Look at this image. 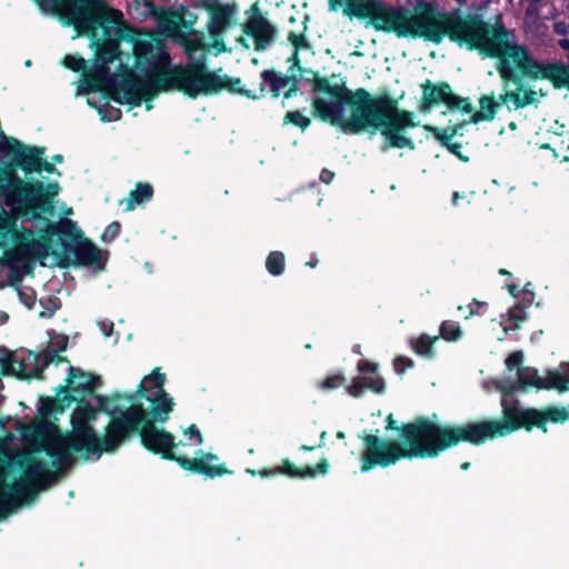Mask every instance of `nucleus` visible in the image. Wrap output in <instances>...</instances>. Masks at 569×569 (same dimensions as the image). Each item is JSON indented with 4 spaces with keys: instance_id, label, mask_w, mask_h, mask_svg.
I'll list each match as a JSON object with an SVG mask.
<instances>
[{
    "instance_id": "obj_39",
    "label": "nucleus",
    "mask_w": 569,
    "mask_h": 569,
    "mask_svg": "<svg viewBox=\"0 0 569 569\" xmlns=\"http://www.w3.org/2000/svg\"><path fill=\"white\" fill-rule=\"evenodd\" d=\"M553 30L557 34L565 36L568 33V26L565 22L559 21L553 24Z\"/></svg>"
},
{
    "instance_id": "obj_33",
    "label": "nucleus",
    "mask_w": 569,
    "mask_h": 569,
    "mask_svg": "<svg viewBox=\"0 0 569 569\" xmlns=\"http://www.w3.org/2000/svg\"><path fill=\"white\" fill-rule=\"evenodd\" d=\"M327 469H328V463L326 461H321L318 466H317V469H313V468H310L308 467L306 469L305 472L300 473L301 476H308V477H313L316 475L317 471L321 472V473H326L327 472ZM289 473L291 476H297L299 475L297 471H289Z\"/></svg>"
},
{
    "instance_id": "obj_17",
    "label": "nucleus",
    "mask_w": 569,
    "mask_h": 569,
    "mask_svg": "<svg viewBox=\"0 0 569 569\" xmlns=\"http://www.w3.org/2000/svg\"><path fill=\"white\" fill-rule=\"evenodd\" d=\"M262 77V86H268L274 98H277L281 92H283L284 98H289L292 92L296 91L297 79L293 70H291V74L289 76L273 71H264Z\"/></svg>"
},
{
    "instance_id": "obj_57",
    "label": "nucleus",
    "mask_w": 569,
    "mask_h": 569,
    "mask_svg": "<svg viewBox=\"0 0 569 569\" xmlns=\"http://www.w3.org/2000/svg\"><path fill=\"white\" fill-rule=\"evenodd\" d=\"M509 126H510L511 129L516 128V124L513 122H511Z\"/></svg>"
},
{
    "instance_id": "obj_45",
    "label": "nucleus",
    "mask_w": 569,
    "mask_h": 569,
    "mask_svg": "<svg viewBox=\"0 0 569 569\" xmlns=\"http://www.w3.org/2000/svg\"><path fill=\"white\" fill-rule=\"evenodd\" d=\"M565 371L566 377L569 379V363L561 365L556 371Z\"/></svg>"
},
{
    "instance_id": "obj_42",
    "label": "nucleus",
    "mask_w": 569,
    "mask_h": 569,
    "mask_svg": "<svg viewBox=\"0 0 569 569\" xmlns=\"http://www.w3.org/2000/svg\"><path fill=\"white\" fill-rule=\"evenodd\" d=\"M113 323L111 322H102L101 330L103 331L106 337H109L112 332Z\"/></svg>"
},
{
    "instance_id": "obj_21",
    "label": "nucleus",
    "mask_w": 569,
    "mask_h": 569,
    "mask_svg": "<svg viewBox=\"0 0 569 569\" xmlns=\"http://www.w3.org/2000/svg\"><path fill=\"white\" fill-rule=\"evenodd\" d=\"M94 377L86 375L70 367L69 383L74 390L91 391L94 387Z\"/></svg>"
},
{
    "instance_id": "obj_19",
    "label": "nucleus",
    "mask_w": 569,
    "mask_h": 569,
    "mask_svg": "<svg viewBox=\"0 0 569 569\" xmlns=\"http://www.w3.org/2000/svg\"><path fill=\"white\" fill-rule=\"evenodd\" d=\"M73 251L81 264L97 268H101L103 264L100 249L87 239L76 243Z\"/></svg>"
},
{
    "instance_id": "obj_29",
    "label": "nucleus",
    "mask_w": 569,
    "mask_h": 569,
    "mask_svg": "<svg viewBox=\"0 0 569 569\" xmlns=\"http://www.w3.org/2000/svg\"><path fill=\"white\" fill-rule=\"evenodd\" d=\"M64 66L73 71H86L87 61L77 56H67L63 60Z\"/></svg>"
},
{
    "instance_id": "obj_13",
    "label": "nucleus",
    "mask_w": 569,
    "mask_h": 569,
    "mask_svg": "<svg viewBox=\"0 0 569 569\" xmlns=\"http://www.w3.org/2000/svg\"><path fill=\"white\" fill-rule=\"evenodd\" d=\"M278 29L266 17H263L258 6L251 4V40L256 51H264L276 41Z\"/></svg>"
},
{
    "instance_id": "obj_30",
    "label": "nucleus",
    "mask_w": 569,
    "mask_h": 569,
    "mask_svg": "<svg viewBox=\"0 0 569 569\" xmlns=\"http://www.w3.org/2000/svg\"><path fill=\"white\" fill-rule=\"evenodd\" d=\"M452 138V134H447L446 132L438 137V139L440 140V142L446 146L450 152H452L453 154L458 156L460 159L467 161L468 158L467 157H462L461 153H460V149H461V144L459 143H451L450 140Z\"/></svg>"
},
{
    "instance_id": "obj_43",
    "label": "nucleus",
    "mask_w": 569,
    "mask_h": 569,
    "mask_svg": "<svg viewBox=\"0 0 569 569\" xmlns=\"http://www.w3.org/2000/svg\"><path fill=\"white\" fill-rule=\"evenodd\" d=\"M13 174H10L8 178L0 179V190L9 192L11 187L7 186L8 181Z\"/></svg>"
},
{
    "instance_id": "obj_23",
    "label": "nucleus",
    "mask_w": 569,
    "mask_h": 569,
    "mask_svg": "<svg viewBox=\"0 0 569 569\" xmlns=\"http://www.w3.org/2000/svg\"><path fill=\"white\" fill-rule=\"evenodd\" d=\"M152 197V187L148 183H139L137 188L130 192L127 199V210H132L136 204H140L150 200Z\"/></svg>"
},
{
    "instance_id": "obj_36",
    "label": "nucleus",
    "mask_w": 569,
    "mask_h": 569,
    "mask_svg": "<svg viewBox=\"0 0 569 569\" xmlns=\"http://www.w3.org/2000/svg\"><path fill=\"white\" fill-rule=\"evenodd\" d=\"M413 362L407 357H398L393 361L395 370L399 373L403 372L406 368H411Z\"/></svg>"
},
{
    "instance_id": "obj_49",
    "label": "nucleus",
    "mask_w": 569,
    "mask_h": 569,
    "mask_svg": "<svg viewBox=\"0 0 569 569\" xmlns=\"http://www.w3.org/2000/svg\"><path fill=\"white\" fill-rule=\"evenodd\" d=\"M53 160L56 162H61L62 161V156L61 154H57V156L53 157Z\"/></svg>"
},
{
    "instance_id": "obj_54",
    "label": "nucleus",
    "mask_w": 569,
    "mask_h": 569,
    "mask_svg": "<svg viewBox=\"0 0 569 569\" xmlns=\"http://www.w3.org/2000/svg\"><path fill=\"white\" fill-rule=\"evenodd\" d=\"M248 29H249V26L244 24V27H243L244 32H248Z\"/></svg>"
},
{
    "instance_id": "obj_12",
    "label": "nucleus",
    "mask_w": 569,
    "mask_h": 569,
    "mask_svg": "<svg viewBox=\"0 0 569 569\" xmlns=\"http://www.w3.org/2000/svg\"><path fill=\"white\" fill-rule=\"evenodd\" d=\"M422 87V110L426 111L433 106L445 103L450 110H460L463 113H471L472 106L468 99H462L452 93L447 83L432 84L429 80Z\"/></svg>"
},
{
    "instance_id": "obj_38",
    "label": "nucleus",
    "mask_w": 569,
    "mask_h": 569,
    "mask_svg": "<svg viewBox=\"0 0 569 569\" xmlns=\"http://www.w3.org/2000/svg\"><path fill=\"white\" fill-rule=\"evenodd\" d=\"M184 435H190V439L194 438L196 445H201L203 441V438L201 433L199 432L198 428L194 425H191L184 432Z\"/></svg>"
},
{
    "instance_id": "obj_55",
    "label": "nucleus",
    "mask_w": 569,
    "mask_h": 569,
    "mask_svg": "<svg viewBox=\"0 0 569 569\" xmlns=\"http://www.w3.org/2000/svg\"><path fill=\"white\" fill-rule=\"evenodd\" d=\"M338 437L343 438L345 437L343 432H338Z\"/></svg>"
},
{
    "instance_id": "obj_7",
    "label": "nucleus",
    "mask_w": 569,
    "mask_h": 569,
    "mask_svg": "<svg viewBox=\"0 0 569 569\" xmlns=\"http://www.w3.org/2000/svg\"><path fill=\"white\" fill-rule=\"evenodd\" d=\"M446 18H453L458 20L461 28H440V41L447 36L451 41L457 42L461 47H466L469 50H477L483 58H493V56H486L476 47V43H481L486 39H490V37L487 36L482 38L481 33L483 32H478L477 30L480 28L479 26H499L505 30H508L500 18H498L493 23L485 21L478 16H467L463 18L458 13H448ZM495 59L496 70L505 82V91L500 94V99L509 109L519 110L529 106H537L541 99L547 96V92L542 88L530 82V80H539L540 78H532L521 71H515L512 77L503 78L501 72L498 70L499 58L495 57Z\"/></svg>"
},
{
    "instance_id": "obj_25",
    "label": "nucleus",
    "mask_w": 569,
    "mask_h": 569,
    "mask_svg": "<svg viewBox=\"0 0 569 569\" xmlns=\"http://www.w3.org/2000/svg\"><path fill=\"white\" fill-rule=\"evenodd\" d=\"M440 332L442 338L448 341H456L461 337L460 327L452 321H443L440 327Z\"/></svg>"
},
{
    "instance_id": "obj_52",
    "label": "nucleus",
    "mask_w": 569,
    "mask_h": 569,
    "mask_svg": "<svg viewBox=\"0 0 569 569\" xmlns=\"http://www.w3.org/2000/svg\"><path fill=\"white\" fill-rule=\"evenodd\" d=\"M515 289H516V287H515V286H510V287H509V290H510L511 295H513V296H515Z\"/></svg>"
},
{
    "instance_id": "obj_32",
    "label": "nucleus",
    "mask_w": 569,
    "mask_h": 569,
    "mask_svg": "<svg viewBox=\"0 0 569 569\" xmlns=\"http://www.w3.org/2000/svg\"><path fill=\"white\" fill-rule=\"evenodd\" d=\"M343 380L345 379L342 376L336 375L322 380L321 382L318 383V386L323 390H331L341 386Z\"/></svg>"
},
{
    "instance_id": "obj_1",
    "label": "nucleus",
    "mask_w": 569,
    "mask_h": 569,
    "mask_svg": "<svg viewBox=\"0 0 569 569\" xmlns=\"http://www.w3.org/2000/svg\"><path fill=\"white\" fill-rule=\"evenodd\" d=\"M502 420H489L465 426H439L426 419L405 425L401 429V442L382 441L377 436L365 437L366 449L362 455L361 471L367 472L375 466L387 467L401 458L436 457L460 441L475 445L487 439L503 437L520 427L530 429L532 426L546 431L547 420L562 422L569 415L565 408L549 407L545 411L521 409L508 403L507 397L501 401Z\"/></svg>"
},
{
    "instance_id": "obj_8",
    "label": "nucleus",
    "mask_w": 569,
    "mask_h": 569,
    "mask_svg": "<svg viewBox=\"0 0 569 569\" xmlns=\"http://www.w3.org/2000/svg\"><path fill=\"white\" fill-rule=\"evenodd\" d=\"M52 432L27 458L24 476L8 483L6 469L0 466V519L7 517L33 492V485L52 477Z\"/></svg>"
},
{
    "instance_id": "obj_20",
    "label": "nucleus",
    "mask_w": 569,
    "mask_h": 569,
    "mask_svg": "<svg viewBox=\"0 0 569 569\" xmlns=\"http://www.w3.org/2000/svg\"><path fill=\"white\" fill-rule=\"evenodd\" d=\"M505 106V102L500 99H496L495 94L482 96L479 99L480 109L472 113L471 119L473 122L490 121L496 117L498 109Z\"/></svg>"
},
{
    "instance_id": "obj_24",
    "label": "nucleus",
    "mask_w": 569,
    "mask_h": 569,
    "mask_svg": "<svg viewBox=\"0 0 569 569\" xmlns=\"http://www.w3.org/2000/svg\"><path fill=\"white\" fill-rule=\"evenodd\" d=\"M267 270L273 276H280L284 269V256L280 251H272L266 261Z\"/></svg>"
},
{
    "instance_id": "obj_28",
    "label": "nucleus",
    "mask_w": 569,
    "mask_h": 569,
    "mask_svg": "<svg viewBox=\"0 0 569 569\" xmlns=\"http://www.w3.org/2000/svg\"><path fill=\"white\" fill-rule=\"evenodd\" d=\"M523 361V353L521 351H515L512 352L507 359H506V366L509 372L516 371V375L518 373L519 369H522L521 366Z\"/></svg>"
},
{
    "instance_id": "obj_27",
    "label": "nucleus",
    "mask_w": 569,
    "mask_h": 569,
    "mask_svg": "<svg viewBox=\"0 0 569 569\" xmlns=\"http://www.w3.org/2000/svg\"><path fill=\"white\" fill-rule=\"evenodd\" d=\"M284 121L293 123L301 129H306L310 124V119L299 111H288L284 116Z\"/></svg>"
},
{
    "instance_id": "obj_56",
    "label": "nucleus",
    "mask_w": 569,
    "mask_h": 569,
    "mask_svg": "<svg viewBox=\"0 0 569 569\" xmlns=\"http://www.w3.org/2000/svg\"><path fill=\"white\" fill-rule=\"evenodd\" d=\"M42 413H43V415H48V413H49V410H44V408H42Z\"/></svg>"
},
{
    "instance_id": "obj_4",
    "label": "nucleus",
    "mask_w": 569,
    "mask_h": 569,
    "mask_svg": "<svg viewBox=\"0 0 569 569\" xmlns=\"http://www.w3.org/2000/svg\"><path fill=\"white\" fill-rule=\"evenodd\" d=\"M41 10L57 13L73 24L79 33L96 36L103 28L106 42L89 76L101 83L109 80V63L119 56V41L127 36V26L121 11L109 8L104 0H34Z\"/></svg>"
},
{
    "instance_id": "obj_53",
    "label": "nucleus",
    "mask_w": 569,
    "mask_h": 569,
    "mask_svg": "<svg viewBox=\"0 0 569 569\" xmlns=\"http://www.w3.org/2000/svg\"><path fill=\"white\" fill-rule=\"evenodd\" d=\"M469 308H470V311H469V315L466 318H469L470 316L473 315V309L471 307H469Z\"/></svg>"
},
{
    "instance_id": "obj_2",
    "label": "nucleus",
    "mask_w": 569,
    "mask_h": 569,
    "mask_svg": "<svg viewBox=\"0 0 569 569\" xmlns=\"http://www.w3.org/2000/svg\"><path fill=\"white\" fill-rule=\"evenodd\" d=\"M160 30L168 37L179 40L190 58V64L170 67V57L164 50L163 40L148 36L134 42V54L140 63L147 64L146 79H131L123 83L127 88L124 100L139 106L142 99H149L160 91L176 89L190 97L219 90L224 82L214 73L208 72L203 63L204 56L196 58V52L204 47L203 38L196 31L184 32L174 19L160 22Z\"/></svg>"
},
{
    "instance_id": "obj_3",
    "label": "nucleus",
    "mask_w": 569,
    "mask_h": 569,
    "mask_svg": "<svg viewBox=\"0 0 569 569\" xmlns=\"http://www.w3.org/2000/svg\"><path fill=\"white\" fill-rule=\"evenodd\" d=\"M313 112L325 121L339 126L345 132L379 131L385 138V151L390 148L415 149L406 132L418 126L412 112L400 110L387 96L371 97L365 89L351 91L343 82L315 81Z\"/></svg>"
},
{
    "instance_id": "obj_51",
    "label": "nucleus",
    "mask_w": 569,
    "mask_h": 569,
    "mask_svg": "<svg viewBox=\"0 0 569 569\" xmlns=\"http://www.w3.org/2000/svg\"><path fill=\"white\" fill-rule=\"evenodd\" d=\"M457 200H459V194L456 192V193L453 194V199H452V201H453V203H455V204L457 203Z\"/></svg>"
},
{
    "instance_id": "obj_6",
    "label": "nucleus",
    "mask_w": 569,
    "mask_h": 569,
    "mask_svg": "<svg viewBox=\"0 0 569 569\" xmlns=\"http://www.w3.org/2000/svg\"><path fill=\"white\" fill-rule=\"evenodd\" d=\"M477 29L485 36L490 37L476 47L486 56L498 57V70L503 78H510L515 71L532 78H549L556 87H566L569 89V67L563 63L543 64L539 62L530 49L521 44L513 31L505 30L502 27H482Z\"/></svg>"
},
{
    "instance_id": "obj_41",
    "label": "nucleus",
    "mask_w": 569,
    "mask_h": 569,
    "mask_svg": "<svg viewBox=\"0 0 569 569\" xmlns=\"http://www.w3.org/2000/svg\"><path fill=\"white\" fill-rule=\"evenodd\" d=\"M42 170H43V171H47V172H49V173H53V172H56V171H57V170H56V168H54V166H53L52 163H50V162H48V161H43V160L41 159V171H42Z\"/></svg>"
},
{
    "instance_id": "obj_11",
    "label": "nucleus",
    "mask_w": 569,
    "mask_h": 569,
    "mask_svg": "<svg viewBox=\"0 0 569 569\" xmlns=\"http://www.w3.org/2000/svg\"><path fill=\"white\" fill-rule=\"evenodd\" d=\"M516 376L517 380L505 379L497 385V388L507 395L517 389H526L528 387L557 389L560 392L569 389V379L563 370L549 371L546 377L541 378L536 369L523 367L519 369Z\"/></svg>"
},
{
    "instance_id": "obj_14",
    "label": "nucleus",
    "mask_w": 569,
    "mask_h": 569,
    "mask_svg": "<svg viewBox=\"0 0 569 569\" xmlns=\"http://www.w3.org/2000/svg\"><path fill=\"white\" fill-rule=\"evenodd\" d=\"M360 376L355 378L348 387V392L353 397H360L365 389L376 393L385 391V382L377 372V366L368 361H360L358 365Z\"/></svg>"
},
{
    "instance_id": "obj_18",
    "label": "nucleus",
    "mask_w": 569,
    "mask_h": 569,
    "mask_svg": "<svg viewBox=\"0 0 569 569\" xmlns=\"http://www.w3.org/2000/svg\"><path fill=\"white\" fill-rule=\"evenodd\" d=\"M58 347L54 349L49 347L42 355L33 356L29 355V358H33L36 367L31 370L27 369L23 362L19 363V368L22 371V376L26 378L29 377H40L41 370L48 366L49 362L60 361L62 358L58 355V352L63 351L67 348V339L64 337L60 338L57 342Z\"/></svg>"
},
{
    "instance_id": "obj_50",
    "label": "nucleus",
    "mask_w": 569,
    "mask_h": 569,
    "mask_svg": "<svg viewBox=\"0 0 569 569\" xmlns=\"http://www.w3.org/2000/svg\"><path fill=\"white\" fill-rule=\"evenodd\" d=\"M469 467H470V463H469V462H463V463L461 465V469H462V470H467V469H469Z\"/></svg>"
},
{
    "instance_id": "obj_48",
    "label": "nucleus",
    "mask_w": 569,
    "mask_h": 569,
    "mask_svg": "<svg viewBox=\"0 0 569 569\" xmlns=\"http://www.w3.org/2000/svg\"><path fill=\"white\" fill-rule=\"evenodd\" d=\"M317 263H318V260L309 261V262H307V266H309V267L313 268V267H316V266H317Z\"/></svg>"
},
{
    "instance_id": "obj_10",
    "label": "nucleus",
    "mask_w": 569,
    "mask_h": 569,
    "mask_svg": "<svg viewBox=\"0 0 569 569\" xmlns=\"http://www.w3.org/2000/svg\"><path fill=\"white\" fill-rule=\"evenodd\" d=\"M7 186L11 187L6 192V202L17 212L28 210L52 213V198L58 194L60 187L58 183H49L47 187L42 182L28 183L19 177L12 176Z\"/></svg>"
},
{
    "instance_id": "obj_46",
    "label": "nucleus",
    "mask_w": 569,
    "mask_h": 569,
    "mask_svg": "<svg viewBox=\"0 0 569 569\" xmlns=\"http://www.w3.org/2000/svg\"><path fill=\"white\" fill-rule=\"evenodd\" d=\"M387 421H388L387 428L392 429L393 428V420H392V416L391 415L388 416Z\"/></svg>"
},
{
    "instance_id": "obj_22",
    "label": "nucleus",
    "mask_w": 569,
    "mask_h": 569,
    "mask_svg": "<svg viewBox=\"0 0 569 569\" xmlns=\"http://www.w3.org/2000/svg\"><path fill=\"white\" fill-rule=\"evenodd\" d=\"M438 340V337H430L427 335L420 336L418 339L410 341L412 349L416 353L431 359L435 357L433 343Z\"/></svg>"
},
{
    "instance_id": "obj_26",
    "label": "nucleus",
    "mask_w": 569,
    "mask_h": 569,
    "mask_svg": "<svg viewBox=\"0 0 569 569\" xmlns=\"http://www.w3.org/2000/svg\"><path fill=\"white\" fill-rule=\"evenodd\" d=\"M288 40L293 46V48L296 50L291 59L295 62H297V60H298L297 51L301 50V49H307L308 48L307 39H306L303 33L290 32L289 36H288Z\"/></svg>"
},
{
    "instance_id": "obj_34",
    "label": "nucleus",
    "mask_w": 569,
    "mask_h": 569,
    "mask_svg": "<svg viewBox=\"0 0 569 569\" xmlns=\"http://www.w3.org/2000/svg\"><path fill=\"white\" fill-rule=\"evenodd\" d=\"M119 231L120 224L118 222H113L106 228L101 238L104 242L112 241L119 234Z\"/></svg>"
},
{
    "instance_id": "obj_9",
    "label": "nucleus",
    "mask_w": 569,
    "mask_h": 569,
    "mask_svg": "<svg viewBox=\"0 0 569 569\" xmlns=\"http://www.w3.org/2000/svg\"><path fill=\"white\" fill-rule=\"evenodd\" d=\"M44 234L34 238L30 230H18L17 219L7 210H0V248L12 243L13 247L6 250L1 258L3 264L10 268H17L20 263H26L31 259H44L49 256L51 236L54 233V227L49 221Z\"/></svg>"
},
{
    "instance_id": "obj_5",
    "label": "nucleus",
    "mask_w": 569,
    "mask_h": 569,
    "mask_svg": "<svg viewBox=\"0 0 569 569\" xmlns=\"http://www.w3.org/2000/svg\"><path fill=\"white\" fill-rule=\"evenodd\" d=\"M332 11L342 9L350 18L366 19V27L377 31L393 32L398 37L425 38L440 42V28H461L458 20L446 18L448 13L439 12L432 7H425L419 12L392 9L380 0H328Z\"/></svg>"
},
{
    "instance_id": "obj_40",
    "label": "nucleus",
    "mask_w": 569,
    "mask_h": 569,
    "mask_svg": "<svg viewBox=\"0 0 569 569\" xmlns=\"http://www.w3.org/2000/svg\"><path fill=\"white\" fill-rule=\"evenodd\" d=\"M333 177H335L333 172H331V171H329L327 169L322 170V172L320 174V179L325 183L331 182Z\"/></svg>"
},
{
    "instance_id": "obj_37",
    "label": "nucleus",
    "mask_w": 569,
    "mask_h": 569,
    "mask_svg": "<svg viewBox=\"0 0 569 569\" xmlns=\"http://www.w3.org/2000/svg\"><path fill=\"white\" fill-rule=\"evenodd\" d=\"M509 317L513 320L515 326L518 327V325L525 320V312L521 308L515 307L509 310Z\"/></svg>"
},
{
    "instance_id": "obj_31",
    "label": "nucleus",
    "mask_w": 569,
    "mask_h": 569,
    "mask_svg": "<svg viewBox=\"0 0 569 569\" xmlns=\"http://www.w3.org/2000/svg\"><path fill=\"white\" fill-rule=\"evenodd\" d=\"M59 232L66 234V236H72L77 237L80 234V230L77 227L76 222L69 219H64L59 223L58 227Z\"/></svg>"
},
{
    "instance_id": "obj_15",
    "label": "nucleus",
    "mask_w": 569,
    "mask_h": 569,
    "mask_svg": "<svg viewBox=\"0 0 569 569\" xmlns=\"http://www.w3.org/2000/svg\"><path fill=\"white\" fill-rule=\"evenodd\" d=\"M2 138L6 141L3 149L14 154L23 170L28 172L41 171L43 149L24 147L16 139H9L4 136H2Z\"/></svg>"
},
{
    "instance_id": "obj_58",
    "label": "nucleus",
    "mask_w": 569,
    "mask_h": 569,
    "mask_svg": "<svg viewBox=\"0 0 569 569\" xmlns=\"http://www.w3.org/2000/svg\"><path fill=\"white\" fill-rule=\"evenodd\" d=\"M325 436H326V431H322V432H321V438L323 439V438H325Z\"/></svg>"
},
{
    "instance_id": "obj_35",
    "label": "nucleus",
    "mask_w": 569,
    "mask_h": 569,
    "mask_svg": "<svg viewBox=\"0 0 569 569\" xmlns=\"http://www.w3.org/2000/svg\"><path fill=\"white\" fill-rule=\"evenodd\" d=\"M553 156L560 158L561 162H569V142L562 141L558 148L553 149Z\"/></svg>"
},
{
    "instance_id": "obj_44",
    "label": "nucleus",
    "mask_w": 569,
    "mask_h": 569,
    "mask_svg": "<svg viewBox=\"0 0 569 569\" xmlns=\"http://www.w3.org/2000/svg\"><path fill=\"white\" fill-rule=\"evenodd\" d=\"M559 46L569 52V39H560L559 40Z\"/></svg>"
},
{
    "instance_id": "obj_47",
    "label": "nucleus",
    "mask_w": 569,
    "mask_h": 569,
    "mask_svg": "<svg viewBox=\"0 0 569 569\" xmlns=\"http://www.w3.org/2000/svg\"><path fill=\"white\" fill-rule=\"evenodd\" d=\"M301 449L305 451H311L315 449V447H309V446L303 445V446H301Z\"/></svg>"
},
{
    "instance_id": "obj_16",
    "label": "nucleus",
    "mask_w": 569,
    "mask_h": 569,
    "mask_svg": "<svg viewBox=\"0 0 569 569\" xmlns=\"http://www.w3.org/2000/svg\"><path fill=\"white\" fill-rule=\"evenodd\" d=\"M232 9L230 7H219L212 11L208 30L211 37V42H204V47L201 50L216 49L217 51L224 50L222 40L219 38L221 32L229 26Z\"/></svg>"
}]
</instances>
